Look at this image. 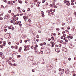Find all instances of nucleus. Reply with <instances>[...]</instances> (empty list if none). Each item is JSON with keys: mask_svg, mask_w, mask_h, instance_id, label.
Listing matches in <instances>:
<instances>
[{"mask_svg": "<svg viewBox=\"0 0 76 76\" xmlns=\"http://www.w3.org/2000/svg\"><path fill=\"white\" fill-rule=\"evenodd\" d=\"M10 23H13V20H11L10 21Z\"/></svg>", "mask_w": 76, "mask_h": 76, "instance_id": "obj_40", "label": "nucleus"}, {"mask_svg": "<svg viewBox=\"0 0 76 76\" xmlns=\"http://www.w3.org/2000/svg\"><path fill=\"white\" fill-rule=\"evenodd\" d=\"M11 14H12V16H13V15H14V13H12Z\"/></svg>", "mask_w": 76, "mask_h": 76, "instance_id": "obj_52", "label": "nucleus"}, {"mask_svg": "<svg viewBox=\"0 0 76 76\" xmlns=\"http://www.w3.org/2000/svg\"><path fill=\"white\" fill-rule=\"evenodd\" d=\"M30 49H29V48H27V49L25 48L24 49V51H27V50L28 51Z\"/></svg>", "mask_w": 76, "mask_h": 76, "instance_id": "obj_7", "label": "nucleus"}, {"mask_svg": "<svg viewBox=\"0 0 76 76\" xmlns=\"http://www.w3.org/2000/svg\"><path fill=\"white\" fill-rule=\"evenodd\" d=\"M8 63H9V64H12V62H10V61H9L8 62Z\"/></svg>", "mask_w": 76, "mask_h": 76, "instance_id": "obj_32", "label": "nucleus"}, {"mask_svg": "<svg viewBox=\"0 0 76 76\" xmlns=\"http://www.w3.org/2000/svg\"><path fill=\"white\" fill-rule=\"evenodd\" d=\"M1 57H2V58L3 59V58H4V56H2Z\"/></svg>", "mask_w": 76, "mask_h": 76, "instance_id": "obj_21", "label": "nucleus"}, {"mask_svg": "<svg viewBox=\"0 0 76 76\" xmlns=\"http://www.w3.org/2000/svg\"><path fill=\"white\" fill-rule=\"evenodd\" d=\"M65 72L66 74H69V69H67L66 71H65Z\"/></svg>", "mask_w": 76, "mask_h": 76, "instance_id": "obj_5", "label": "nucleus"}, {"mask_svg": "<svg viewBox=\"0 0 76 76\" xmlns=\"http://www.w3.org/2000/svg\"><path fill=\"white\" fill-rule=\"evenodd\" d=\"M56 30L57 31H59V30H60V29L58 28H56Z\"/></svg>", "mask_w": 76, "mask_h": 76, "instance_id": "obj_17", "label": "nucleus"}, {"mask_svg": "<svg viewBox=\"0 0 76 76\" xmlns=\"http://www.w3.org/2000/svg\"><path fill=\"white\" fill-rule=\"evenodd\" d=\"M51 38L52 39H53V40H54V37H51Z\"/></svg>", "mask_w": 76, "mask_h": 76, "instance_id": "obj_18", "label": "nucleus"}, {"mask_svg": "<svg viewBox=\"0 0 76 76\" xmlns=\"http://www.w3.org/2000/svg\"><path fill=\"white\" fill-rule=\"evenodd\" d=\"M55 51L56 52H57V53H59L60 52V50L56 48L55 49Z\"/></svg>", "mask_w": 76, "mask_h": 76, "instance_id": "obj_6", "label": "nucleus"}, {"mask_svg": "<svg viewBox=\"0 0 76 76\" xmlns=\"http://www.w3.org/2000/svg\"><path fill=\"white\" fill-rule=\"evenodd\" d=\"M4 30L5 32H6L7 31V29L5 28L4 29Z\"/></svg>", "mask_w": 76, "mask_h": 76, "instance_id": "obj_57", "label": "nucleus"}, {"mask_svg": "<svg viewBox=\"0 0 76 76\" xmlns=\"http://www.w3.org/2000/svg\"><path fill=\"white\" fill-rule=\"evenodd\" d=\"M0 20H3V18L1 17L0 18Z\"/></svg>", "mask_w": 76, "mask_h": 76, "instance_id": "obj_56", "label": "nucleus"}, {"mask_svg": "<svg viewBox=\"0 0 76 76\" xmlns=\"http://www.w3.org/2000/svg\"><path fill=\"white\" fill-rule=\"evenodd\" d=\"M15 47H14V46H11V48H14Z\"/></svg>", "mask_w": 76, "mask_h": 76, "instance_id": "obj_53", "label": "nucleus"}, {"mask_svg": "<svg viewBox=\"0 0 76 76\" xmlns=\"http://www.w3.org/2000/svg\"><path fill=\"white\" fill-rule=\"evenodd\" d=\"M65 42H68V40L67 39H66L65 40Z\"/></svg>", "mask_w": 76, "mask_h": 76, "instance_id": "obj_31", "label": "nucleus"}, {"mask_svg": "<svg viewBox=\"0 0 76 76\" xmlns=\"http://www.w3.org/2000/svg\"><path fill=\"white\" fill-rule=\"evenodd\" d=\"M68 60H69V61H70V60H71V58H68Z\"/></svg>", "mask_w": 76, "mask_h": 76, "instance_id": "obj_46", "label": "nucleus"}, {"mask_svg": "<svg viewBox=\"0 0 76 76\" xmlns=\"http://www.w3.org/2000/svg\"><path fill=\"white\" fill-rule=\"evenodd\" d=\"M55 47H58V45H55Z\"/></svg>", "mask_w": 76, "mask_h": 76, "instance_id": "obj_42", "label": "nucleus"}, {"mask_svg": "<svg viewBox=\"0 0 76 76\" xmlns=\"http://www.w3.org/2000/svg\"><path fill=\"white\" fill-rule=\"evenodd\" d=\"M42 2L43 3H45V0H42Z\"/></svg>", "mask_w": 76, "mask_h": 76, "instance_id": "obj_34", "label": "nucleus"}, {"mask_svg": "<svg viewBox=\"0 0 76 76\" xmlns=\"http://www.w3.org/2000/svg\"><path fill=\"white\" fill-rule=\"evenodd\" d=\"M23 19H24V20L25 21H26V16H24L23 17Z\"/></svg>", "mask_w": 76, "mask_h": 76, "instance_id": "obj_10", "label": "nucleus"}, {"mask_svg": "<svg viewBox=\"0 0 76 76\" xmlns=\"http://www.w3.org/2000/svg\"><path fill=\"white\" fill-rule=\"evenodd\" d=\"M3 43V44H6V41H4Z\"/></svg>", "mask_w": 76, "mask_h": 76, "instance_id": "obj_36", "label": "nucleus"}, {"mask_svg": "<svg viewBox=\"0 0 76 76\" xmlns=\"http://www.w3.org/2000/svg\"><path fill=\"white\" fill-rule=\"evenodd\" d=\"M51 14L52 15H54V12H52Z\"/></svg>", "mask_w": 76, "mask_h": 76, "instance_id": "obj_26", "label": "nucleus"}, {"mask_svg": "<svg viewBox=\"0 0 76 76\" xmlns=\"http://www.w3.org/2000/svg\"><path fill=\"white\" fill-rule=\"evenodd\" d=\"M64 25H65V23H62V26H64Z\"/></svg>", "mask_w": 76, "mask_h": 76, "instance_id": "obj_19", "label": "nucleus"}, {"mask_svg": "<svg viewBox=\"0 0 76 76\" xmlns=\"http://www.w3.org/2000/svg\"><path fill=\"white\" fill-rule=\"evenodd\" d=\"M30 47V45H28L27 46V48H29V47Z\"/></svg>", "mask_w": 76, "mask_h": 76, "instance_id": "obj_35", "label": "nucleus"}, {"mask_svg": "<svg viewBox=\"0 0 76 76\" xmlns=\"http://www.w3.org/2000/svg\"><path fill=\"white\" fill-rule=\"evenodd\" d=\"M0 69H1V70H2V69H3L4 67V65H2L1 66V63H0Z\"/></svg>", "mask_w": 76, "mask_h": 76, "instance_id": "obj_2", "label": "nucleus"}, {"mask_svg": "<svg viewBox=\"0 0 76 76\" xmlns=\"http://www.w3.org/2000/svg\"><path fill=\"white\" fill-rule=\"evenodd\" d=\"M35 48H37V47H38V45H35Z\"/></svg>", "mask_w": 76, "mask_h": 76, "instance_id": "obj_44", "label": "nucleus"}, {"mask_svg": "<svg viewBox=\"0 0 76 76\" xmlns=\"http://www.w3.org/2000/svg\"><path fill=\"white\" fill-rule=\"evenodd\" d=\"M32 72H35V70L34 69H32Z\"/></svg>", "mask_w": 76, "mask_h": 76, "instance_id": "obj_20", "label": "nucleus"}, {"mask_svg": "<svg viewBox=\"0 0 76 76\" xmlns=\"http://www.w3.org/2000/svg\"><path fill=\"white\" fill-rule=\"evenodd\" d=\"M17 9H20V7H17Z\"/></svg>", "mask_w": 76, "mask_h": 76, "instance_id": "obj_50", "label": "nucleus"}, {"mask_svg": "<svg viewBox=\"0 0 76 76\" xmlns=\"http://www.w3.org/2000/svg\"><path fill=\"white\" fill-rule=\"evenodd\" d=\"M0 55H1V56H2V55H3V53H2V52H0Z\"/></svg>", "mask_w": 76, "mask_h": 76, "instance_id": "obj_45", "label": "nucleus"}, {"mask_svg": "<svg viewBox=\"0 0 76 76\" xmlns=\"http://www.w3.org/2000/svg\"><path fill=\"white\" fill-rule=\"evenodd\" d=\"M29 58L30 61H32V60H33V59L34 58V57L33 56H29Z\"/></svg>", "mask_w": 76, "mask_h": 76, "instance_id": "obj_1", "label": "nucleus"}, {"mask_svg": "<svg viewBox=\"0 0 76 76\" xmlns=\"http://www.w3.org/2000/svg\"><path fill=\"white\" fill-rule=\"evenodd\" d=\"M76 76V74H73V76Z\"/></svg>", "mask_w": 76, "mask_h": 76, "instance_id": "obj_63", "label": "nucleus"}, {"mask_svg": "<svg viewBox=\"0 0 76 76\" xmlns=\"http://www.w3.org/2000/svg\"><path fill=\"white\" fill-rule=\"evenodd\" d=\"M74 15H75V17H76V12H74Z\"/></svg>", "mask_w": 76, "mask_h": 76, "instance_id": "obj_16", "label": "nucleus"}, {"mask_svg": "<svg viewBox=\"0 0 76 76\" xmlns=\"http://www.w3.org/2000/svg\"><path fill=\"white\" fill-rule=\"evenodd\" d=\"M1 48H3V45H0Z\"/></svg>", "mask_w": 76, "mask_h": 76, "instance_id": "obj_15", "label": "nucleus"}, {"mask_svg": "<svg viewBox=\"0 0 76 76\" xmlns=\"http://www.w3.org/2000/svg\"><path fill=\"white\" fill-rule=\"evenodd\" d=\"M19 42H20V43H22V40H20Z\"/></svg>", "mask_w": 76, "mask_h": 76, "instance_id": "obj_43", "label": "nucleus"}, {"mask_svg": "<svg viewBox=\"0 0 76 76\" xmlns=\"http://www.w3.org/2000/svg\"><path fill=\"white\" fill-rule=\"evenodd\" d=\"M28 21L29 22H31V19H29Z\"/></svg>", "mask_w": 76, "mask_h": 76, "instance_id": "obj_33", "label": "nucleus"}, {"mask_svg": "<svg viewBox=\"0 0 76 76\" xmlns=\"http://www.w3.org/2000/svg\"><path fill=\"white\" fill-rule=\"evenodd\" d=\"M19 3H20V4H22V1H19Z\"/></svg>", "mask_w": 76, "mask_h": 76, "instance_id": "obj_22", "label": "nucleus"}, {"mask_svg": "<svg viewBox=\"0 0 76 76\" xmlns=\"http://www.w3.org/2000/svg\"><path fill=\"white\" fill-rule=\"evenodd\" d=\"M7 15H5L4 17V19H7Z\"/></svg>", "mask_w": 76, "mask_h": 76, "instance_id": "obj_11", "label": "nucleus"}, {"mask_svg": "<svg viewBox=\"0 0 76 76\" xmlns=\"http://www.w3.org/2000/svg\"><path fill=\"white\" fill-rule=\"evenodd\" d=\"M61 70L62 71V72H64V69H62Z\"/></svg>", "mask_w": 76, "mask_h": 76, "instance_id": "obj_54", "label": "nucleus"}, {"mask_svg": "<svg viewBox=\"0 0 76 76\" xmlns=\"http://www.w3.org/2000/svg\"><path fill=\"white\" fill-rule=\"evenodd\" d=\"M67 29H68V30H69V29H70V26H68L67 27Z\"/></svg>", "mask_w": 76, "mask_h": 76, "instance_id": "obj_23", "label": "nucleus"}, {"mask_svg": "<svg viewBox=\"0 0 76 76\" xmlns=\"http://www.w3.org/2000/svg\"><path fill=\"white\" fill-rule=\"evenodd\" d=\"M55 44V43H54L53 42L52 43V47H53L54 46Z\"/></svg>", "mask_w": 76, "mask_h": 76, "instance_id": "obj_12", "label": "nucleus"}, {"mask_svg": "<svg viewBox=\"0 0 76 76\" xmlns=\"http://www.w3.org/2000/svg\"><path fill=\"white\" fill-rule=\"evenodd\" d=\"M51 34H53V35H54V36H56V33H52Z\"/></svg>", "mask_w": 76, "mask_h": 76, "instance_id": "obj_25", "label": "nucleus"}, {"mask_svg": "<svg viewBox=\"0 0 76 76\" xmlns=\"http://www.w3.org/2000/svg\"><path fill=\"white\" fill-rule=\"evenodd\" d=\"M67 38L68 39H69V38H70V39H73V36L70 35H69L67 36Z\"/></svg>", "mask_w": 76, "mask_h": 76, "instance_id": "obj_3", "label": "nucleus"}, {"mask_svg": "<svg viewBox=\"0 0 76 76\" xmlns=\"http://www.w3.org/2000/svg\"><path fill=\"white\" fill-rule=\"evenodd\" d=\"M65 32H67V33L68 34H69V31H67V30H65Z\"/></svg>", "mask_w": 76, "mask_h": 76, "instance_id": "obj_14", "label": "nucleus"}, {"mask_svg": "<svg viewBox=\"0 0 76 76\" xmlns=\"http://www.w3.org/2000/svg\"><path fill=\"white\" fill-rule=\"evenodd\" d=\"M8 12L9 13H12V11H11V10H10L8 11Z\"/></svg>", "mask_w": 76, "mask_h": 76, "instance_id": "obj_24", "label": "nucleus"}, {"mask_svg": "<svg viewBox=\"0 0 76 76\" xmlns=\"http://www.w3.org/2000/svg\"><path fill=\"white\" fill-rule=\"evenodd\" d=\"M58 70L60 72V71H61V69L59 68V69Z\"/></svg>", "mask_w": 76, "mask_h": 76, "instance_id": "obj_61", "label": "nucleus"}, {"mask_svg": "<svg viewBox=\"0 0 76 76\" xmlns=\"http://www.w3.org/2000/svg\"><path fill=\"white\" fill-rule=\"evenodd\" d=\"M40 53H41V54H43V51H41L40 52Z\"/></svg>", "mask_w": 76, "mask_h": 76, "instance_id": "obj_58", "label": "nucleus"}, {"mask_svg": "<svg viewBox=\"0 0 76 76\" xmlns=\"http://www.w3.org/2000/svg\"><path fill=\"white\" fill-rule=\"evenodd\" d=\"M31 7H34V5H31Z\"/></svg>", "mask_w": 76, "mask_h": 76, "instance_id": "obj_51", "label": "nucleus"}, {"mask_svg": "<svg viewBox=\"0 0 76 76\" xmlns=\"http://www.w3.org/2000/svg\"><path fill=\"white\" fill-rule=\"evenodd\" d=\"M23 12H25V10H23Z\"/></svg>", "mask_w": 76, "mask_h": 76, "instance_id": "obj_62", "label": "nucleus"}, {"mask_svg": "<svg viewBox=\"0 0 76 76\" xmlns=\"http://www.w3.org/2000/svg\"><path fill=\"white\" fill-rule=\"evenodd\" d=\"M9 59L10 60H12V58H9Z\"/></svg>", "mask_w": 76, "mask_h": 76, "instance_id": "obj_64", "label": "nucleus"}, {"mask_svg": "<svg viewBox=\"0 0 76 76\" xmlns=\"http://www.w3.org/2000/svg\"><path fill=\"white\" fill-rule=\"evenodd\" d=\"M19 26H20V27L22 26V24H19Z\"/></svg>", "mask_w": 76, "mask_h": 76, "instance_id": "obj_59", "label": "nucleus"}, {"mask_svg": "<svg viewBox=\"0 0 76 76\" xmlns=\"http://www.w3.org/2000/svg\"><path fill=\"white\" fill-rule=\"evenodd\" d=\"M31 48L32 49H33V48H34V46H31Z\"/></svg>", "mask_w": 76, "mask_h": 76, "instance_id": "obj_29", "label": "nucleus"}, {"mask_svg": "<svg viewBox=\"0 0 76 76\" xmlns=\"http://www.w3.org/2000/svg\"><path fill=\"white\" fill-rule=\"evenodd\" d=\"M72 31H75V30L74 29V28H72Z\"/></svg>", "mask_w": 76, "mask_h": 76, "instance_id": "obj_41", "label": "nucleus"}, {"mask_svg": "<svg viewBox=\"0 0 76 76\" xmlns=\"http://www.w3.org/2000/svg\"><path fill=\"white\" fill-rule=\"evenodd\" d=\"M66 36V34H64L63 35V37H65Z\"/></svg>", "mask_w": 76, "mask_h": 76, "instance_id": "obj_38", "label": "nucleus"}, {"mask_svg": "<svg viewBox=\"0 0 76 76\" xmlns=\"http://www.w3.org/2000/svg\"><path fill=\"white\" fill-rule=\"evenodd\" d=\"M68 1H67L66 0H64V3H68Z\"/></svg>", "mask_w": 76, "mask_h": 76, "instance_id": "obj_13", "label": "nucleus"}, {"mask_svg": "<svg viewBox=\"0 0 76 76\" xmlns=\"http://www.w3.org/2000/svg\"><path fill=\"white\" fill-rule=\"evenodd\" d=\"M50 7H52V6H53V5L51 4H50Z\"/></svg>", "mask_w": 76, "mask_h": 76, "instance_id": "obj_55", "label": "nucleus"}, {"mask_svg": "<svg viewBox=\"0 0 76 76\" xmlns=\"http://www.w3.org/2000/svg\"><path fill=\"white\" fill-rule=\"evenodd\" d=\"M4 2H5V3H7V1L6 0H3Z\"/></svg>", "mask_w": 76, "mask_h": 76, "instance_id": "obj_39", "label": "nucleus"}, {"mask_svg": "<svg viewBox=\"0 0 76 76\" xmlns=\"http://www.w3.org/2000/svg\"><path fill=\"white\" fill-rule=\"evenodd\" d=\"M1 7L2 8H4V6H3V5H1Z\"/></svg>", "mask_w": 76, "mask_h": 76, "instance_id": "obj_48", "label": "nucleus"}, {"mask_svg": "<svg viewBox=\"0 0 76 76\" xmlns=\"http://www.w3.org/2000/svg\"><path fill=\"white\" fill-rule=\"evenodd\" d=\"M62 50L63 51H65V52H67V49L65 48L64 47L63 48Z\"/></svg>", "mask_w": 76, "mask_h": 76, "instance_id": "obj_4", "label": "nucleus"}, {"mask_svg": "<svg viewBox=\"0 0 76 76\" xmlns=\"http://www.w3.org/2000/svg\"><path fill=\"white\" fill-rule=\"evenodd\" d=\"M18 58H19V57H20V55H18L17 56Z\"/></svg>", "mask_w": 76, "mask_h": 76, "instance_id": "obj_27", "label": "nucleus"}, {"mask_svg": "<svg viewBox=\"0 0 76 76\" xmlns=\"http://www.w3.org/2000/svg\"><path fill=\"white\" fill-rule=\"evenodd\" d=\"M54 8H57V6H54Z\"/></svg>", "mask_w": 76, "mask_h": 76, "instance_id": "obj_49", "label": "nucleus"}, {"mask_svg": "<svg viewBox=\"0 0 76 76\" xmlns=\"http://www.w3.org/2000/svg\"><path fill=\"white\" fill-rule=\"evenodd\" d=\"M61 39H63V36H62L61 37Z\"/></svg>", "mask_w": 76, "mask_h": 76, "instance_id": "obj_47", "label": "nucleus"}, {"mask_svg": "<svg viewBox=\"0 0 76 76\" xmlns=\"http://www.w3.org/2000/svg\"><path fill=\"white\" fill-rule=\"evenodd\" d=\"M58 35H61V34H60V33H58Z\"/></svg>", "mask_w": 76, "mask_h": 76, "instance_id": "obj_60", "label": "nucleus"}, {"mask_svg": "<svg viewBox=\"0 0 76 76\" xmlns=\"http://www.w3.org/2000/svg\"><path fill=\"white\" fill-rule=\"evenodd\" d=\"M60 43H62V42H63V40H61L60 41Z\"/></svg>", "mask_w": 76, "mask_h": 76, "instance_id": "obj_28", "label": "nucleus"}, {"mask_svg": "<svg viewBox=\"0 0 76 76\" xmlns=\"http://www.w3.org/2000/svg\"><path fill=\"white\" fill-rule=\"evenodd\" d=\"M27 11H30V8H28L27 9Z\"/></svg>", "mask_w": 76, "mask_h": 76, "instance_id": "obj_37", "label": "nucleus"}, {"mask_svg": "<svg viewBox=\"0 0 76 76\" xmlns=\"http://www.w3.org/2000/svg\"><path fill=\"white\" fill-rule=\"evenodd\" d=\"M66 4L67 6H70V3H69V1H68V2Z\"/></svg>", "mask_w": 76, "mask_h": 76, "instance_id": "obj_9", "label": "nucleus"}, {"mask_svg": "<svg viewBox=\"0 0 76 76\" xmlns=\"http://www.w3.org/2000/svg\"><path fill=\"white\" fill-rule=\"evenodd\" d=\"M58 46L59 47H61V44H59Z\"/></svg>", "mask_w": 76, "mask_h": 76, "instance_id": "obj_30", "label": "nucleus"}, {"mask_svg": "<svg viewBox=\"0 0 76 76\" xmlns=\"http://www.w3.org/2000/svg\"><path fill=\"white\" fill-rule=\"evenodd\" d=\"M37 3V4L36 5V6L37 7H39V4H40V2H38Z\"/></svg>", "mask_w": 76, "mask_h": 76, "instance_id": "obj_8", "label": "nucleus"}]
</instances>
